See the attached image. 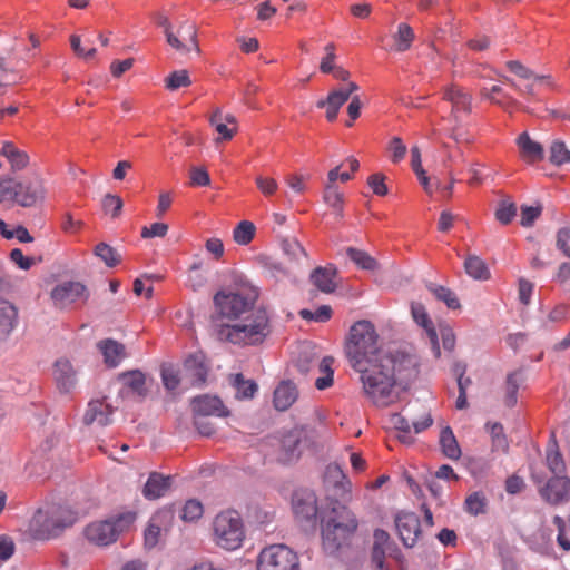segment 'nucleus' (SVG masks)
Here are the masks:
<instances>
[{"instance_id": "nucleus-39", "label": "nucleus", "mask_w": 570, "mask_h": 570, "mask_svg": "<svg viewBox=\"0 0 570 570\" xmlns=\"http://www.w3.org/2000/svg\"><path fill=\"white\" fill-rule=\"evenodd\" d=\"M283 253L292 262H301L303 258H307V253L303 245L295 237H286L281 242Z\"/></svg>"}, {"instance_id": "nucleus-55", "label": "nucleus", "mask_w": 570, "mask_h": 570, "mask_svg": "<svg viewBox=\"0 0 570 570\" xmlns=\"http://www.w3.org/2000/svg\"><path fill=\"white\" fill-rule=\"evenodd\" d=\"M517 214V207L514 203L509 200H501L495 210V218L503 225H508L512 222Z\"/></svg>"}, {"instance_id": "nucleus-6", "label": "nucleus", "mask_w": 570, "mask_h": 570, "mask_svg": "<svg viewBox=\"0 0 570 570\" xmlns=\"http://www.w3.org/2000/svg\"><path fill=\"white\" fill-rule=\"evenodd\" d=\"M76 521L75 513L65 507L52 505L45 511L39 510L31 522L33 537L38 540H49L58 537L66 528Z\"/></svg>"}, {"instance_id": "nucleus-15", "label": "nucleus", "mask_w": 570, "mask_h": 570, "mask_svg": "<svg viewBox=\"0 0 570 570\" xmlns=\"http://www.w3.org/2000/svg\"><path fill=\"white\" fill-rule=\"evenodd\" d=\"M395 527L403 544L412 548L421 534L419 517L413 512H401L395 518Z\"/></svg>"}, {"instance_id": "nucleus-46", "label": "nucleus", "mask_w": 570, "mask_h": 570, "mask_svg": "<svg viewBox=\"0 0 570 570\" xmlns=\"http://www.w3.org/2000/svg\"><path fill=\"white\" fill-rule=\"evenodd\" d=\"M346 254L352 262L363 269L373 271L376 268V261L368 253L362 249L348 247L346 249Z\"/></svg>"}, {"instance_id": "nucleus-29", "label": "nucleus", "mask_w": 570, "mask_h": 570, "mask_svg": "<svg viewBox=\"0 0 570 570\" xmlns=\"http://www.w3.org/2000/svg\"><path fill=\"white\" fill-rule=\"evenodd\" d=\"M17 308L8 301L0 299V340L6 338L17 324Z\"/></svg>"}, {"instance_id": "nucleus-36", "label": "nucleus", "mask_w": 570, "mask_h": 570, "mask_svg": "<svg viewBox=\"0 0 570 570\" xmlns=\"http://www.w3.org/2000/svg\"><path fill=\"white\" fill-rule=\"evenodd\" d=\"M334 358L332 356H325L317 363V371L320 376L315 380V386L317 390H325L333 385V370Z\"/></svg>"}, {"instance_id": "nucleus-63", "label": "nucleus", "mask_w": 570, "mask_h": 570, "mask_svg": "<svg viewBox=\"0 0 570 570\" xmlns=\"http://www.w3.org/2000/svg\"><path fill=\"white\" fill-rule=\"evenodd\" d=\"M161 380L165 387L169 391L177 389L180 383L178 371L173 366L161 367Z\"/></svg>"}, {"instance_id": "nucleus-38", "label": "nucleus", "mask_w": 570, "mask_h": 570, "mask_svg": "<svg viewBox=\"0 0 570 570\" xmlns=\"http://www.w3.org/2000/svg\"><path fill=\"white\" fill-rule=\"evenodd\" d=\"M464 269L468 275L475 279H488L490 277V271L479 256L472 255L469 256L464 262Z\"/></svg>"}, {"instance_id": "nucleus-62", "label": "nucleus", "mask_w": 570, "mask_h": 570, "mask_svg": "<svg viewBox=\"0 0 570 570\" xmlns=\"http://www.w3.org/2000/svg\"><path fill=\"white\" fill-rule=\"evenodd\" d=\"M318 362L312 352L304 351L296 360V367L301 373L307 374L312 368L317 367Z\"/></svg>"}, {"instance_id": "nucleus-42", "label": "nucleus", "mask_w": 570, "mask_h": 570, "mask_svg": "<svg viewBox=\"0 0 570 570\" xmlns=\"http://www.w3.org/2000/svg\"><path fill=\"white\" fill-rule=\"evenodd\" d=\"M414 39L413 29L407 23H400L394 35V49L399 52L406 51Z\"/></svg>"}, {"instance_id": "nucleus-47", "label": "nucleus", "mask_w": 570, "mask_h": 570, "mask_svg": "<svg viewBox=\"0 0 570 570\" xmlns=\"http://www.w3.org/2000/svg\"><path fill=\"white\" fill-rule=\"evenodd\" d=\"M549 160L556 166H562L570 163V150L561 140H554L550 146Z\"/></svg>"}, {"instance_id": "nucleus-43", "label": "nucleus", "mask_w": 570, "mask_h": 570, "mask_svg": "<svg viewBox=\"0 0 570 570\" xmlns=\"http://www.w3.org/2000/svg\"><path fill=\"white\" fill-rule=\"evenodd\" d=\"M157 24L164 28V32L166 35V39L168 45H170L173 48L180 52H186L189 50L186 43L180 41L178 39V36H176L171 30V23L169 19L163 14H159L156 20Z\"/></svg>"}, {"instance_id": "nucleus-48", "label": "nucleus", "mask_w": 570, "mask_h": 570, "mask_svg": "<svg viewBox=\"0 0 570 570\" xmlns=\"http://www.w3.org/2000/svg\"><path fill=\"white\" fill-rule=\"evenodd\" d=\"M190 85L191 80L189 78L188 71L185 69L173 71L165 79V86L170 91L189 87Z\"/></svg>"}, {"instance_id": "nucleus-2", "label": "nucleus", "mask_w": 570, "mask_h": 570, "mask_svg": "<svg viewBox=\"0 0 570 570\" xmlns=\"http://www.w3.org/2000/svg\"><path fill=\"white\" fill-rule=\"evenodd\" d=\"M271 333L269 317L258 308L232 323L216 326V337L220 342L248 346L262 344Z\"/></svg>"}, {"instance_id": "nucleus-4", "label": "nucleus", "mask_w": 570, "mask_h": 570, "mask_svg": "<svg viewBox=\"0 0 570 570\" xmlns=\"http://www.w3.org/2000/svg\"><path fill=\"white\" fill-rule=\"evenodd\" d=\"M258 291L247 284L236 288L218 291L213 298L215 309L220 318L232 323L255 311Z\"/></svg>"}, {"instance_id": "nucleus-31", "label": "nucleus", "mask_w": 570, "mask_h": 570, "mask_svg": "<svg viewBox=\"0 0 570 570\" xmlns=\"http://www.w3.org/2000/svg\"><path fill=\"white\" fill-rule=\"evenodd\" d=\"M0 155L7 158L12 170H21L29 164V156L24 150L19 149L12 142H3Z\"/></svg>"}, {"instance_id": "nucleus-8", "label": "nucleus", "mask_w": 570, "mask_h": 570, "mask_svg": "<svg viewBox=\"0 0 570 570\" xmlns=\"http://www.w3.org/2000/svg\"><path fill=\"white\" fill-rule=\"evenodd\" d=\"M257 570H299V560L287 546L272 544L261 551Z\"/></svg>"}, {"instance_id": "nucleus-23", "label": "nucleus", "mask_w": 570, "mask_h": 570, "mask_svg": "<svg viewBox=\"0 0 570 570\" xmlns=\"http://www.w3.org/2000/svg\"><path fill=\"white\" fill-rule=\"evenodd\" d=\"M53 376L62 392H69L77 383L76 371L67 358H60L55 363Z\"/></svg>"}, {"instance_id": "nucleus-37", "label": "nucleus", "mask_w": 570, "mask_h": 570, "mask_svg": "<svg viewBox=\"0 0 570 570\" xmlns=\"http://www.w3.org/2000/svg\"><path fill=\"white\" fill-rule=\"evenodd\" d=\"M480 95L482 98H485L502 108H509L515 104L514 99L497 85L492 86L490 89L482 88Z\"/></svg>"}, {"instance_id": "nucleus-5", "label": "nucleus", "mask_w": 570, "mask_h": 570, "mask_svg": "<svg viewBox=\"0 0 570 570\" xmlns=\"http://www.w3.org/2000/svg\"><path fill=\"white\" fill-rule=\"evenodd\" d=\"M213 541L222 549L234 551L243 546L245 527L240 514L236 510L219 512L213 520Z\"/></svg>"}, {"instance_id": "nucleus-30", "label": "nucleus", "mask_w": 570, "mask_h": 570, "mask_svg": "<svg viewBox=\"0 0 570 570\" xmlns=\"http://www.w3.org/2000/svg\"><path fill=\"white\" fill-rule=\"evenodd\" d=\"M546 464L552 473V476L566 475V464L561 453L558 451L554 435L551 436L547 448Z\"/></svg>"}, {"instance_id": "nucleus-1", "label": "nucleus", "mask_w": 570, "mask_h": 570, "mask_svg": "<svg viewBox=\"0 0 570 570\" xmlns=\"http://www.w3.org/2000/svg\"><path fill=\"white\" fill-rule=\"evenodd\" d=\"M344 352L350 366L360 374L365 395L377 406L390 404L397 382H407L419 373L415 356L383 348L374 324L367 320L351 326Z\"/></svg>"}, {"instance_id": "nucleus-44", "label": "nucleus", "mask_w": 570, "mask_h": 570, "mask_svg": "<svg viewBox=\"0 0 570 570\" xmlns=\"http://www.w3.org/2000/svg\"><path fill=\"white\" fill-rule=\"evenodd\" d=\"M95 255L99 257L108 267H115L120 263V254L110 245L106 243H99L96 245Z\"/></svg>"}, {"instance_id": "nucleus-45", "label": "nucleus", "mask_w": 570, "mask_h": 570, "mask_svg": "<svg viewBox=\"0 0 570 570\" xmlns=\"http://www.w3.org/2000/svg\"><path fill=\"white\" fill-rule=\"evenodd\" d=\"M391 422L395 430L399 431L397 439L405 444H411L414 442V438L411 434V424L406 417L403 415L395 413L391 417Z\"/></svg>"}, {"instance_id": "nucleus-50", "label": "nucleus", "mask_w": 570, "mask_h": 570, "mask_svg": "<svg viewBox=\"0 0 570 570\" xmlns=\"http://www.w3.org/2000/svg\"><path fill=\"white\" fill-rule=\"evenodd\" d=\"M429 289L439 301L445 303L449 308L456 309L460 307V302L451 289L433 284L429 285Z\"/></svg>"}, {"instance_id": "nucleus-49", "label": "nucleus", "mask_w": 570, "mask_h": 570, "mask_svg": "<svg viewBox=\"0 0 570 570\" xmlns=\"http://www.w3.org/2000/svg\"><path fill=\"white\" fill-rule=\"evenodd\" d=\"M210 124L215 127L216 131L219 134L217 141L219 140H230L237 131V126L228 127L223 121V114L217 110L210 117Z\"/></svg>"}, {"instance_id": "nucleus-32", "label": "nucleus", "mask_w": 570, "mask_h": 570, "mask_svg": "<svg viewBox=\"0 0 570 570\" xmlns=\"http://www.w3.org/2000/svg\"><path fill=\"white\" fill-rule=\"evenodd\" d=\"M440 446L442 450V453L451 459V460H459L461 456V449L458 443V440L450 426H445L442 429L440 433Z\"/></svg>"}, {"instance_id": "nucleus-27", "label": "nucleus", "mask_w": 570, "mask_h": 570, "mask_svg": "<svg viewBox=\"0 0 570 570\" xmlns=\"http://www.w3.org/2000/svg\"><path fill=\"white\" fill-rule=\"evenodd\" d=\"M517 145L520 150V156L523 160L529 164H533L543 159V148L542 146L532 140L528 132H522L517 138Z\"/></svg>"}, {"instance_id": "nucleus-53", "label": "nucleus", "mask_w": 570, "mask_h": 570, "mask_svg": "<svg viewBox=\"0 0 570 570\" xmlns=\"http://www.w3.org/2000/svg\"><path fill=\"white\" fill-rule=\"evenodd\" d=\"M507 68L513 72L514 75H517L518 77L522 78V79H533L535 81H543L546 79H549V77L547 76H537L532 70H530L528 67L523 66L520 61L518 60H510V61H507Z\"/></svg>"}, {"instance_id": "nucleus-25", "label": "nucleus", "mask_w": 570, "mask_h": 570, "mask_svg": "<svg viewBox=\"0 0 570 570\" xmlns=\"http://www.w3.org/2000/svg\"><path fill=\"white\" fill-rule=\"evenodd\" d=\"M173 518V513L170 511H159L155 513L144 532L145 546L148 548H154L160 538L161 527Z\"/></svg>"}, {"instance_id": "nucleus-52", "label": "nucleus", "mask_w": 570, "mask_h": 570, "mask_svg": "<svg viewBox=\"0 0 570 570\" xmlns=\"http://www.w3.org/2000/svg\"><path fill=\"white\" fill-rule=\"evenodd\" d=\"M490 434L492 439V448L495 451L508 452L509 442L503 431V426L500 423H493L490 425Z\"/></svg>"}, {"instance_id": "nucleus-21", "label": "nucleus", "mask_w": 570, "mask_h": 570, "mask_svg": "<svg viewBox=\"0 0 570 570\" xmlns=\"http://www.w3.org/2000/svg\"><path fill=\"white\" fill-rule=\"evenodd\" d=\"M337 272L333 266L316 267L309 276L312 284L321 292L331 294L336 287Z\"/></svg>"}, {"instance_id": "nucleus-33", "label": "nucleus", "mask_w": 570, "mask_h": 570, "mask_svg": "<svg viewBox=\"0 0 570 570\" xmlns=\"http://www.w3.org/2000/svg\"><path fill=\"white\" fill-rule=\"evenodd\" d=\"M524 382V375L521 371H514L507 376L505 393L503 397L504 405L513 407L518 402V391Z\"/></svg>"}, {"instance_id": "nucleus-20", "label": "nucleus", "mask_w": 570, "mask_h": 570, "mask_svg": "<svg viewBox=\"0 0 570 570\" xmlns=\"http://www.w3.org/2000/svg\"><path fill=\"white\" fill-rule=\"evenodd\" d=\"M184 368L186 376L193 386H202L205 384L208 374V367L205 364L204 355H189L184 362Z\"/></svg>"}, {"instance_id": "nucleus-18", "label": "nucleus", "mask_w": 570, "mask_h": 570, "mask_svg": "<svg viewBox=\"0 0 570 570\" xmlns=\"http://www.w3.org/2000/svg\"><path fill=\"white\" fill-rule=\"evenodd\" d=\"M191 409L195 416H227L229 411L217 396L200 395L191 400Z\"/></svg>"}, {"instance_id": "nucleus-35", "label": "nucleus", "mask_w": 570, "mask_h": 570, "mask_svg": "<svg viewBox=\"0 0 570 570\" xmlns=\"http://www.w3.org/2000/svg\"><path fill=\"white\" fill-rule=\"evenodd\" d=\"M327 481H333L337 488V492L342 498H345L351 492V482L344 474L341 466L336 463L330 464L326 469Z\"/></svg>"}, {"instance_id": "nucleus-28", "label": "nucleus", "mask_w": 570, "mask_h": 570, "mask_svg": "<svg viewBox=\"0 0 570 570\" xmlns=\"http://www.w3.org/2000/svg\"><path fill=\"white\" fill-rule=\"evenodd\" d=\"M305 436V431L303 429L295 428L288 431L282 438V449L285 453V460L292 461L297 459L301 454V443Z\"/></svg>"}, {"instance_id": "nucleus-22", "label": "nucleus", "mask_w": 570, "mask_h": 570, "mask_svg": "<svg viewBox=\"0 0 570 570\" xmlns=\"http://www.w3.org/2000/svg\"><path fill=\"white\" fill-rule=\"evenodd\" d=\"M171 478L158 472H151L144 485L142 495L147 500H156L166 494L170 489Z\"/></svg>"}, {"instance_id": "nucleus-56", "label": "nucleus", "mask_w": 570, "mask_h": 570, "mask_svg": "<svg viewBox=\"0 0 570 570\" xmlns=\"http://www.w3.org/2000/svg\"><path fill=\"white\" fill-rule=\"evenodd\" d=\"M552 524L556 527L558 532V546L564 551H570V538L567 534V524L564 519L560 515H554L552 519Z\"/></svg>"}, {"instance_id": "nucleus-17", "label": "nucleus", "mask_w": 570, "mask_h": 570, "mask_svg": "<svg viewBox=\"0 0 570 570\" xmlns=\"http://www.w3.org/2000/svg\"><path fill=\"white\" fill-rule=\"evenodd\" d=\"M293 511L301 520H312L317 514V499L309 490L297 491L292 499Z\"/></svg>"}, {"instance_id": "nucleus-9", "label": "nucleus", "mask_w": 570, "mask_h": 570, "mask_svg": "<svg viewBox=\"0 0 570 570\" xmlns=\"http://www.w3.org/2000/svg\"><path fill=\"white\" fill-rule=\"evenodd\" d=\"M13 202L22 207H32L46 198L43 179L39 173H31L22 179L12 180Z\"/></svg>"}, {"instance_id": "nucleus-14", "label": "nucleus", "mask_w": 570, "mask_h": 570, "mask_svg": "<svg viewBox=\"0 0 570 570\" xmlns=\"http://www.w3.org/2000/svg\"><path fill=\"white\" fill-rule=\"evenodd\" d=\"M358 90L355 82H347L344 87L332 90L326 99L316 102L317 108H326V119L334 121L337 118L340 108Z\"/></svg>"}, {"instance_id": "nucleus-34", "label": "nucleus", "mask_w": 570, "mask_h": 570, "mask_svg": "<svg viewBox=\"0 0 570 570\" xmlns=\"http://www.w3.org/2000/svg\"><path fill=\"white\" fill-rule=\"evenodd\" d=\"M324 203L333 209L336 218H343L344 195L332 184H326L323 193Z\"/></svg>"}, {"instance_id": "nucleus-10", "label": "nucleus", "mask_w": 570, "mask_h": 570, "mask_svg": "<svg viewBox=\"0 0 570 570\" xmlns=\"http://www.w3.org/2000/svg\"><path fill=\"white\" fill-rule=\"evenodd\" d=\"M532 479L538 484L539 494L551 505H559L570 499V479L567 475L551 476L546 481L544 476L532 472Z\"/></svg>"}, {"instance_id": "nucleus-13", "label": "nucleus", "mask_w": 570, "mask_h": 570, "mask_svg": "<svg viewBox=\"0 0 570 570\" xmlns=\"http://www.w3.org/2000/svg\"><path fill=\"white\" fill-rule=\"evenodd\" d=\"M118 382L121 384L119 396L136 402L144 401L149 392L146 382V375L139 370L127 371L118 375Z\"/></svg>"}, {"instance_id": "nucleus-54", "label": "nucleus", "mask_w": 570, "mask_h": 570, "mask_svg": "<svg viewBox=\"0 0 570 570\" xmlns=\"http://www.w3.org/2000/svg\"><path fill=\"white\" fill-rule=\"evenodd\" d=\"M487 499L481 492H473L465 499V510L472 515L485 512Z\"/></svg>"}, {"instance_id": "nucleus-61", "label": "nucleus", "mask_w": 570, "mask_h": 570, "mask_svg": "<svg viewBox=\"0 0 570 570\" xmlns=\"http://www.w3.org/2000/svg\"><path fill=\"white\" fill-rule=\"evenodd\" d=\"M256 186L258 190L265 196H273L278 189V183L273 177H267L263 175H258L255 178Z\"/></svg>"}, {"instance_id": "nucleus-19", "label": "nucleus", "mask_w": 570, "mask_h": 570, "mask_svg": "<svg viewBox=\"0 0 570 570\" xmlns=\"http://www.w3.org/2000/svg\"><path fill=\"white\" fill-rule=\"evenodd\" d=\"M411 314L415 323L426 331L434 355L435 357H440L441 351L438 342V334L424 305L419 302H412Z\"/></svg>"}, {"instance_id": "nucleus-11", "label": "nucleus", "mask_w": 570, "mask_h": 570, "mask_svg": "<svg viewBox=\"0 0 570 570\" xmlns=\"http://www.w3.org/2000/svg\"><path fill=\"white\" fill-rule=\"evenodd\" d=\"M442 100L450 104V119L459 121L472 111V95L456 83L445 86L442 91Z\"/></svg>"}, {"instance_id": "nucleus-51", "label": "nucleus", "mask_w": 570, "mask_h": 570, "mask_svg": "<svg viewBox=\"0 0 570 570\" xmlns=\"http://www.w3.org/2000/svg\"><path fill=\"white\" fill-rule=\"evenodd\" d=\"M255 235V226L252 222L243 220L234 229V240L239 245H247Z\"/></svg>"}, {"instance_id": "nucleus-58", "label": "nucleus", "mask_w": 570, "mask_h": 570, "mask_svg": "<svg viewBox=\"0 0 570 570\" xmlns=\"http://www.w3.org/2000/svg\"><path fill=\"white\" fill-rule=\"evenodd\" d=\"M299 316L306 321L314 322H326L332 316V308L328 305H322L316 311L312 312L309 309L299 311Z\"/></svg>"}, {"instance_id": "nucleus-16", "label": "nucleus", "mask_w": 570, "mask_h": 570, "mask_svg": "<svg viewBox=\"0 0 570 570\" xmlns=\"http://www.w3.org/2000/svg\"><path fill=\"white\" fill-rule=\"evenodd\" d=\"M114 412L115 409L106 402L105 397L90 400L83 413L82 422L85 425L107 426L112 422Z\"/></svg>"}, {"instance_id": "nucleus-40", "label": "nucleus", "mask_w": 570, "mask_h": 570, "mask_svg": "<svg viewBox=\"0 0 570 570\" xmlns=\"http://www.w3.org/2000/svg\"><path fill=\"white\" fill-rule=\"evenodd\" d=\"M233 386L236 390V396L238 399H252L258 390L255 381L245 380L240 373L233 376Z\"/></svg>"}, {"instance_id": "nucleus-57", "label": "nucleus", "mask_w": 570, "mask_h": 570, "mask_svg": "<svg viewBox=\"0 0 570 570\" xmlns=\"http://www.w3.org/2000/svg\"><path fill=\"white\" fill-rule=\"evenodd\" d=\"M390 159L393 164L402 161L406 155L407 148L400 137H393L387 145Z\"/></svg>"}, {"instance_id": "nucleus-26", "label": "nucleus", "mask_w": 570, "mask_h": 570, "mask_svg": "<svg viewBox=\"0 0 570 570\" xmlns=\"http://www.w3.org/2000/svg\"><path fill=\"white\" fill-rule=\"evenodd\" d=\"M97 347L104 356V362L108 367H116L125 358V346L111 338L98 342Z\"/></svg>"}, {"instance_id": "nucleus-64", "label": "nucleus", "mask_w": 570, "mask_h": 570, "mask_svg": "<svg viewBox=\"0 0 570 570\" xmlns=\"http://www.w3.org/2000/svg\"><path fill=\"white\" fill-rule=\"evenodd\" d=\"M556 246L566 257L570 258V227L558 230Z\"/></svg>"}, {"instance_id": "nucleus-24", "label": "nucleus", "mask_w": 570, "mask_h": 570, "mask_svg": "<svg viewBox=\"0 0 570 570\" xmlns=\"http://www.w3.org/2000/svg\"><path fill=\"white\" fill-rule=\"evenodd\" d=\"M298 391L291 381H282L274 391L273 403L277 411L288 410L297 400Z\"/></svg>"}, {"instance_id": "nucleus-60", "label": "nucleus", "mask_w": 570, "mask_h": 570, "mask_svg": "<svg viewBox=\"0 0 570 570\" xmlns=\"http://www.w3.org/2000/svg\"><path fill=\"white\" fill-rule=\"evenodd\" d=\"M204 513L203 505L197 500H188L181 509V519L184 521H196Z\"/></svg>"}, {"instance_id": "nucleus-41", "label": "nucleus", "mask_w": 570, "mask_h": 570, "mask_svg": "<svg viewBox=\"0 0 570 570\" xmlns=\"http://www.w3.org/2000/svg\"><path fill=\"white\" fill-rule=\"evenodd\" d=\"M178 39L187 45L189 51L195 50L197 53L199 52V46L197 42V28L194 23L189 21H184L180 23L178 29Z\"/></svg>"}, {"instance_id": "nucleus-3", "label": "nucleus", "mask_w": 570, "mask_h": 570, "mask_svg": "<svg viewBox=\"0 0 570 570\" xmlns=\"http://www.w3.org/2000/svg\"><path fill=\"white\" fill-rule=\"evenodd\" d=\"M358 520L346 505L334 502L321 517V534L323 548L335 553L355 534Z\"/></svg>"}, {"instance_id": "nucleus-7", "label": "nucleus", "mask_w": 570, "mask_h": 570, "mask_svg": "<svg viewBox=\"0 0 570 570\" xmlns=\"http://www.w3.org/2000/svg\"><path fill=\"white\" fill-rule=\"evenodd\" d=\"M136 520V514L128 512L112 520L92 522L85 529L88 541L97 546H108L116 541L120 532L127 530Z\"/></svg>"}, {"instance_id": "nucleus-12", "label": "nucleus", "mask_w": 570, "mask_h": 570, "mask_svg": "<svg viewBox=\"0 0 570 570\" xmlns=\"http://www.w3.org/2000/svg\"><path fill=\"white\" fill-rule=\"evenodd\" d=\"M89 298L87 287L80 282H63L53 287L51 299L56 307L66 308L75 303H86Z\"/></svg>"}, {"instance_id": "nucleus-59", "label": "nucleus", "mask_w": 570, "mask_h": 570, "mask_svg": "<svg viewBox=\"0 0 570 570\" xmlns=\"http://www.w3.org/2000/svg\"><path fill=\"white\" fill-rule=\"evenodd\" d=\"M122 199L112 194H107L102 198V209L106 214H110L112 218H117L122 209Z\"/></svg>"}]
</instances>
